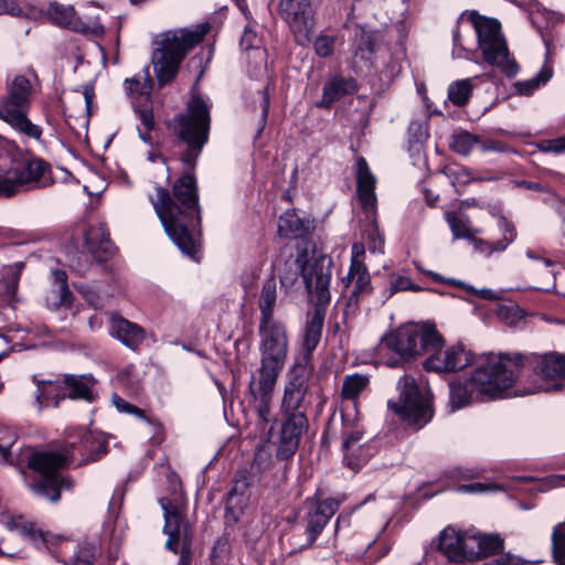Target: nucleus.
I'll return each mask as SVG.
<instances>
[{
  "mask_svg": "<svg viewBox=\"0 0 565 565\" xmlns=\"http://www.w3.org/2000/svg\"><path fill=\"white\" fill-rule=\"evenodd\" d=\"M446 222L448 223L454 238L473 239L472 230L468 216H461L456 212H446Z\"/></svg>",
  "mask_w": 565,
  "mask_h": 565,
  "instance_id": "38",
  "label": "nucleus"
},
{
  "mask_svg": "<svg viewBox=\"0 0 565 565\" xmlns=\"http://www.w3.org/2000/svg\"><path fill=\"white\" fill-rule=\"evenodd\" d=\"M260 44V40L257 36V33L250 28L246 26L244 29L243 35L241 38V46L244 50L258 49Z\"/></svg>",
  "mask_w": 565,
  "mask_h": 565,
  "instance_id": "53",
  "label": "nucleus"
},
{
  "mask_svg": "<svg viewBox=\"0 0 565 565\" xmlns=\"http://www.w3.org/2000/svg\"><path fill=\"white\" fill-rule=\"evenodd\" d=\"M25 452L29 468L39 473L38 479L31 483L33 492L52 502L58 501L61 490L71 488V481L60 472L68 461V454L33 451L31 448Z\"/></svg>",
  "mask_w": 565,
  "mask_h": 565,
  "instance_id": "9",
  "label": "nucleus"
},
{
  "mask_svg": "<svg viewBox=\"0 0 565 565\" xmlns=\"http://www.w3.org/2000/svg\"><path fill=\"white\" fill-rule=\"evenodd\" d=\"M444 339L430 323H407L385 333L380 341L381 353H392L395 360L391 365L411 360L417 355L439 349Z\"/></svg>",
  "mask_w": 565,
  "mask_h": 565,
  "instance_id": "7",
  "label": "nucleus"
},
{
  "mask_svg": "<svg viewBox=\"0 0 565 565\" xmlns=\"http://www.w3.org/2000/svg\"><path fill=\"white\" fill-rule=\"evenodd\" d=\"M537 148L542 152H553L561 154L565 152V135L555 139L542 140L537 143Z\"/></svg>",
  "mask_w": 565,
  "mask_h": 565,
  "instance_id": "50",
  "label": "nucleus"
},
{
  "mask_svg": "<svg viewBox=\"0 0 565 565\" xmlns=\"http://www.w3.org/2000/svg\"><path fill=\"white\" fill-rule=\"evenodd\" d=\"M262 95H263V100H262V118H263V121L265 122L266 118L268 116V110H269V93H268L267 88H265L262 92Z\"/></svg>",
  "mask_w": 565,
  "mask_h": 565,
  "instance_id": "61",
  "label": "nucleus"
},
{
  "mask_svg": "<svg viewBox=\"0 0 565 565\" xmlns=\"http://www.w3.org/2000/svg\"><path fill=\"white\" fill-rule=\"evenodd\" d=\"M552 556L557 565H565V519L552 531Z\"/></svg>",
  "mask_w": 565,
  "mask_h": 565,
  "instance_id": "41",
  "label": "nucleus"
},
{
  "mask_svg": "<svg viewBox=\"0 0 565 565\" xmlns=\"http://www.w3.org/2000/svg\"><path fill=\"white\" fill-rule=\"evenodd\" d=\"M277 300V281L274 276L267 278L262 287L258 308L260 311L259 323L278 322L274 319V308Z\"/></svg>",
  "mask_w": 565,
  "mask_h": 565,
  "instance_id": "32",
  "label": "nucleus"
},
{
  "mask_svg": "<svg viewBox=\"0 0 565 565\" xmlns=\"http://www.w3.org/2000/svg\"><path fill=\"white\" fill-rule=\"evenodd\" d=\"M470 242L473 244L475 248L480 253H484L487 255H491L493 253V252H489V249L491 248V246L494 243L484 242V241L476 238L475 236H473V239H470Z\"/></svg>",
  "mask_w": 565,
  "mask_h": 565,
  "instance_id": "59",
  "label": "nucleus"
},
{
  "mask_svg": "<svg viewBox=\"0 0 565 565\" xmlns=\"http://www.w3.org/2000/svg\"><path fill=\"white\" fill-rule=\"evenodd\" d=\"M470 535L448 526L439 534V550L451 562L476 559V550L470 544Z\"/></svg>",
  "mask_w": 565,
  "mask_h": 565,
  "instance_id": "17",
  "label": "nucleus"
},
{
  "mask_svg": "<svg viewBox=\"0 0 565 565\" xmlns=\"http://www.w3.org/2000/svg\"><path fill=\"white\" fill-rule=\"evenodd\" d=\"M343 282L347 287H349L350 284L352 285L345 313L353 312L356 309L360 299L370 295L372 290L371 276L366 266L363 263L358 262L351 264L347 277L343 278Z\"/></svg>",
  "mask_w": 565,
  "mask_h": 565,
  "instance_id": "22",
  "label": "nucleus"
},
{
  "mask_svg": "<svg viewBox=\"0 0 565 565\" xmlns=\"http://www.w3.org/2000/svg\"><path fill=\"white\" fill-rule=\"evenodd\" d=\"M341 417L343 423L342 449L344 451V459L350 468L356 470L366 461L367 458L366 450L361 444L364 433L356 426V418L351 422H347L343 413L341 414Z\"/></svg>",
  "mask_w": 565,
  "mask_h": 565,
  "instance_id": "20",
  "label": "nucleus"
},
{
  "mask_svg": "<svg viewBox=\"0 0 565 565\" xmlns=\"http://www.w3.org/2000/svg\"><path fill=\"white\" fill-rule=\"evenodd\" d=\"M350 524V514L348 513H341L338 519H337V522H335V532L342 526V525H345L348 526Z\"/></svg>",
  "mask_w": 565,
  "mask_h": 565,
  "instance_id": "64",
  "label": "nucleus"
},
{
  "mask_svg": "<svg viewBox=\"0 0 565 565\" xmlns=\"http://www.w3.org/2000/svg\"><path fill=\"white\" fill-rule=\"evenodd\" d=\"M210 29L209 23H199L191 28L169 30L160 35L151 55L159 86H164L177 76L182 61L203 41Z\"/></svg>",
  "mask_w": 565,
  "mask_h": 565,
  "instance_id": "5",
  "label": "nucleus"
},
{
  "mask_svg": "<svg viewBox=\"0 0 565 565\" xmlns=\"http://www.w3.org/2000/svg\"><path fill=\"white\" fill-rule=\"evenodd\" d=\"M85 244L88 252L99 260L113 255L115 249L109 239V233L103 224L90 226L86 231Z\"/></svg>",
  "mask_w": 565,
  "mask_h": 565,
  "instance_id": "29",
  "label": "nucleus"
},
{
  "mask_svg": "<svg viewBox=\"0 0 565 565\" xmlns=\"http://www.w3.org/2000/svg\"><path fill=\"white\" fill-rule=\"evenodd\" d=\"M468 19L477 34L478 45L484 61L491 66L499 67L508 75H514L518 65L510 57L500 23L495 19L482 17L476 11H471Z\"/></svg>",
  "mask_w": 565,
  "mask_h": 565,
  "instance_id": "10",
  "label": "nucleus"
},
{
  "mask_svg": "<svg viewBox=\"0 0 565 565\" xmlns=\"http://www.w3.org/2000/svg\"><path fill=\"white\" fill-rule=\"evenodd\" d=\"M324 317L326 310L321 306H317L312 312L308 313L301 342L305 353L301 361L297 363H306V365L311 366V355L321 340Z\"/></svg>",
  "mask_w": 565,
  "mask_h": 565,
  "instance_id": "25",
  "label": "nucleus"
},
{
  "mask_svg": "<svg viewBox=\"0 0 565 565\" xmlns=\"http://www.w3.org/2000/svg\"><path fill=\"white\" fill-rule=\"evenodd\" d=\"M340 501L334 498L317 500L307 513V533L310 542H315L329 520L338 511Z\"/></svg>",
  "mask_w": 565,
  "mask_h": 565,
  "instance_id": "24",
  "label": "nucleus"
},
{
  "mask_svg": "<svg viewBox=\"0 0 565 565\" xmlns=\"http://www.w3.org/2000/svg\"><path fill=\"white\" fill-rule=\"evenodd\" d=\"M495 565H518V559L509 554H505L495 558Z\"/></svg>",
  "mask_w": 565,
  "mask_h": 565,
  "instance_id": "62",
  "label": "nucleus"
},
{
  "mask_svg": "<svg viewBox=\"0 0 565 565\" xmlns=\"http://www.w3.org/2000/svg\"><path fill=\"white\" fill-rule=\"evenodd\" d=\"M138 117L147 131H150L154 126L153 113L150 105H143L136 109Z\"/></svg>",
  "mask_w": 565,
  "mask_h": 565,
  "instance_id": "56",
  "label": "nucleus"
},
{
  "mask_svg": "<svg viewBox=\"0 0 565 565\" xmlns=\"http://www.w3.org/2000/svg\"><path fill=\"white\" fill-rule=\"evenodd\" d=\"M113 403L114 405L116 406V408L121 412V413H128V414H132L143 420H146L148 424H152L151 419L148 418L143 411L128 402H126L124 398H121L120 396L118 395H114L113 396Z\"/></svg>",
  "mask_w": 565,
  "mask_h": 565,
  "instance_id": "49",
  "label": "nucleus"
},
{
  "mask_svg": "<svg viewBox=\"0 0 565 565\" xmlns=\"http://www.w3.org/2000/svg\"><path fill=\"white\" fill-rule=\"evenodd\" d=\"M391 295L397 292V291H405V290H412V291H419L422 288L417 285H414L408 277L405 276H398L391 280Z\"/></svg>",
  "mask_w": 565,
  "mask_h": 565,
  "instance_id": "51",
  "label": "nucleus"
},
{
  "mask_svg": "<svg viewBox=\"0 0 565 565\" xmlns=\"http://www.w3.org/2000/svg\"><path fill=\"white\" fill-rule=\"evenodd\" d=\"M109 334L130 350H137L146 340V330L120 316L111 315Z\"/></svg>",
  "mask_w": 565,
  "mask_h": 565,
  "instance_id": "23",
  "label": "nucleus"
},
{
  "mask_svg": "<svg viewBox=\"0 0 565 565\" xmlns=\"http://www.w3.org/2000/svg\"><path fill=\"white\" fill-rule=\"evenodd\" d=\"M444 344L437 350H430L424 362L426 371L436 373L456 372L470 365L472 354L463 345L457 344L443 350Z\"/></svg>",
  "mask_w": 565,
  "mask_h": 565,
  "instance_id": "16",
  "label": "nucleus"
},
{
  "mask_svg": "<svg viewBox=\"0 0 565 565\" xmlns=\"http://www.w3.org/2000/svg\"><path fill=\"white\" fill-rule=\"evenodd\" d=\"M50 19L57 25L71 29L76 32H86L87 25L77 17L72 6L51 3L47 9Z\"/></svg>",
  "mask_w": 565,
  "mask_h": 565,
  "instance_id": "31",
  "label": "nucleus"
},
{
  "mask_svg": "<svg viewBox=\"0 0 565 565\" xmlns=\"http://www.w3.org/2000/svg\"><path fill=\"white\" fill-rule=\"evenodd\" d=\"M356 190L363 211L366 216L376 223V204L377 199L375 194L376 178L371 172L366 160L360 157L356 160Z\"/></svg>",
  "mask_w": 565,
  "mask_h": 565,
  "instance_id": "19",
  "label": "nucleus"
},
{
  "mask_svg": "<svg viewBox=\"0 0 565 565\" xmlns=\"http://www.w3.org/2000/svg\"><path fill=\"white\" fill-rule=\"evenodd\" d=\"M365 254L364 245L361 243H354L351 248V264L358 262L363 263L362 257Z\"/></svg>",
  "mask_w": 565,
  "mask_h": 565,
  "instance_id": "58",
  "label": "nucleus"
},
{
  "mask_svg": "<svg viewBox=\"0 0 565 565\" xmlns=\"http://www.w3.org/2000/svg\"><path fill=\"white\" fill-rule=\"evenodd\" d=\"M278 12L299 41L313 26L312 0H280Z\"/></svg>",
  "mask_w": 565,
  "mask_h": 565,
  "instance_id": "15",
  "label": "nucleus"
},
{
  "mask_svg": "<svg viewBox=\"0 0 565 565\" xmlns=\"http://www.w3.org/2000/svg\"><path fill=\"white\" fill-rule=\"evenodd\" d=\"M520 369H527L540 384L527 391H558L565 382V353L557 351L531 353H502L481 359L472 376L477 390L490 397H507Z\"/></svg>",
  "mask_w": 565,
  "mask_h": 565,
  "instance_id": "1",
  "label": "nucleus"
},
{
  "mask_svg": "<svg viewBox=\"0 0 565 565\" xmlns=\"http://www.w3.org/2000/svg\"><path fill=\"white\" fill-rule=\"evenodd\" d=\"M499 487L497 484L492 483H482V482H475V483H468V484H461L458 487L459 492L465 493H481L489 490H498Z\"/></svg>",
  "mask_w": 565,
  "mask_h": 565,
  "instance_id": "55",
  "label": "nucleus"
},
{
  "mask_svg": "<svg viewBox=\"0 0 565 565\" xmlns=\"http://www.w3.org/2000/svg\"><path fill=\"white\" fill-rule=\"evenodd\" d=\"M63 380L66 397L71 399H83L89 403L95 401L97 381L92 374H66Z\"/></svg>",
  "mask_w": 565,
  "mask_h": 565,
  "instance_id": "27",
  "label": "nucleus"
},
{
  "mask_svg": "<svg viewBox=\"0 0 565 565\" xmlns=\"http://www.w3.org/2000/svg\"><path fill=\"white\" fill-rule=\"evenodd\" d=\"M34 543L42 542L55 554L64 565H94L96 561V548L94 545H78L75 541L50 532H29Z\"/></svg>",
  "mask_w": 565,
  "mask_h": 565,
  "instance_id": "13",
  "label": "nucleus"
},
{
  "mask_svg": "<svg viewBox=\"0 0 565 565\" xmlns=\"http://www.w3.org/2000/svg\"><path fill=\"white\" fill-rule=\"evenodd\" d=\"M424 196H425V201L427 203V205L429 206H435L438 199H439V195L438 194H434L430 190L428 189H425L424 190Z\"/></svg>",
  "mask_w": 565,
  "mask_h": 565,
  "instance_id": "63",
  "label": "nucleus"
},
{
  "mask_svg": "<svg viewBox=\"0 0 565 565\" xmlns=\"http://www.w3.org/2000/svg\"><path fill=\"white\" fill-rule=\"evenodd\" d=\"M473 78H465L454 82L448 87V98L456 106H463L468 103L472 93V81Z\"/></svg>",
  "mask_w": 565,
  "mask_h": 565,
  "instance_id": "40",
  "label": "nucleus"
},
{
  "mask_svg": "<svg viewBox=\"0 0 565 565\" xmlns=\"http://www.w3.org/2000/svg\"><path fill=\"white\" fill-rule=\"evenodd\" d=\"M260 365L248 384L250 405L260 424L271 420V402L277 379L282 371L288 351V335L281 322L259 323Z\"/></svg>",
  "mask_w": 565,
  "mask_h": 565,
  "instance_id": "3",
  "label": "nucleus"
},
{
  "mask_svg": "<svg viewBox=\"0 0 565 565\" xmlns=\"http://www.w3.org/2000/svg\"><path fill=\"white\" fill-rule=\"evenodd\" d=\"M297 264L308 291L315 290L320 294V297H323V294L328 291L331 279V260L327 257H321L300 264L298 258Z\"/></svg>",
  "mask_w": 565,
  "mask_h": 565,
  "instance_id": "21",
  "label": "nucleus"
},
{
  "mask_svg": "<svg viewBox=\"0 0 565 565\" xmlns=\"http://www.w3.org/2000/svg\"><path fill=\"white\" fill-rule=\"evenodd\" d=\"M53 278L55 288H53L46 297L47 303L54 308L71 306L73 296L67 286L66 273L56 269L53 271Z\"/></svg>",
  "mask_w": 565,
  "mask_h": 565,
  "instance_id": "33",
  "label": "nucleus"
},
{
  "mask_svg": "<svg viewBox=\"0 0 565 565\" xmlns=\"http://www.w3.org/2000/svg\"><path fill=\"white\" fill-rule=\"evenodd\" d=\"M19 273L13 269H9L2 278H0V296L13 297L18 290L19 285Z\"/></svg>",
  "mask_w": 565,
  "mask_h": 565,
  "instance_id": "46",
  "label": "nucleus"
},
{
  "mask_svg": "<svg viewBox=\"0 0 565 565\" xmlns=\"http://www.w3.org/2000/svg\"><path fill=\"white\" fill-rule=\"evenodd\" d=\"M502 228L504 236L502 239L494 242L489 252H502L504 250L509 244H511L516 237V230L514 225L508 222L504 217H501Z\"/></svg>",
  "mask_w": 565,
  "mask_h": 565,
  "instance_id": "45",
  "label": "nucleus"
},
{
  "mask_svg": "<svg viewBox=\"0 0 565 565\" xmlns=\"http://www.w3.org/2000/svg\"><path fill=\"white\" fill-rule=\"evenodd\" d=\"M398 398L390 399L387 406L408 425L416 429L425 426L433 418L429 391H422L414 377L405 375L397 382Z\"/></svg>",
  "mask_w": 565,
  "mask_h": 565,
  "instance_id": "11",
  "label": "nucleus"
},
{
  "mask_svg": "<svg viewBox=\"0 0 565 565\" xmlns=\"http://www.w3.org/2000/svg\"><path fill=\"white\" fill-rule=\"evenodd\" d=\"M17 437L14 434L0 430V463L12 465L11 448L15 444Z\"/></svg>",
  "mask_w": 565,
  "mask_h": 565,
  "instance_id": "44",
  "label": "nucleus"
},
{
  "mask_svg": "<svg viewBox=\"0 0 565 565\" xmlns=\"http://www.w3.org/2000/svg\"><path fill=\"white\" fill-rule=\"evenodd\" d=\"M553 75V70L551 66H543L540 73L532 78L516 82L514 84L515 90L520 95L530 96L534 90H536L541 85L547 83Z\"/></svg>",
  "mask_w": 565,
  "mask_h": 565,
  "instance_id": "39",
  "label": "nucleus"
},
{
  "mask_svg": "<svg viewBox=\"0 0 565 565\" xmlns=\"http://www.w3.org/2000/svg\"><path fill=\"white\" fill-rule=\"evenodd\" d=\"M477 148H480L483 152L500 151L502 149V147L494 141H483L481 139H480V143H478Z\"/></svg>",
  "mask_w": 565,
  "mask_h": 565,
  "instance_id": "60",
  "label": "nucleus"
},
{
  "mask_svg": "<svg viewBox=\"0 0 565 565\" xmlns=\"http://www.w3.org/2000/svg\"><path fill=\"white\" fill-rule=\"evenodd\" d=\"M159 503L164 516L163 532L168 535L166 547L177 553L178 546L181 544L178 565H190L192 530L190 523L182 519L185 505L184 497L181 492H175L172 498H161Z\"/></svg>",
  "mask_w": 565,
  "mask_h": 565,
  "instance_id": "12",
  "label": "nucleus"
},
{
  "mask_svg": "<svg viewBox=\"0 0 565 565\" xmlns=\"http://www.w3.org/2000/svg\"><path fill=\"white\" fill-rule=\"evenodd\" d=\"M477 370V367L475 369ZM476 371L472 372L473 376ZM470 386L461 383H452L449 390V406L452 412L469 405L472 401V391H476L482 397L491 398L488 394L480 392L473 385L472 377H470Z\"/></svg>",
  "mask_w": 565,
  "mask_h": 565,
  "instance_id": "34",
  "label": "nucleus"
},
{
  "mask_svg": "<svg viewBox=\"0 0 565 565\" xmlns=\"http://www.w3.org/2000/svg\"><path fill=\"white\" fill-rule=\"evenodd\" d=\"M31 95V78L26 75L18 74L7 82L6 95L0 100V120L9 125L18 135L41 141L42 127L28 117Z\"/></svg>",
  "mask_w": 565,
  "mask_h": 565,
  "instance_id": "8",
  "label": "nucleus"
},
{
  "mask_svg": "<svg viewBox=\"0 0 565 565\" xmlns=\"http://www.w3.org/2000/svg\"><path fill=\"white\" fill-rule=\"evenodd\" d=\"M447 174L452 180L454 183L459 184H467L475 181H493L497 179L493 175L473 177L471 172L465 167L449 168Z\"/></svg>",
  "mask_w": 565,
  "mask_h": 565,
  "instance_id": "43",
  "label": "nucleus"
},
{
  "mask_svg": "<svg viewBox=\"0 0 565 565\" xmlns=\"http://www.w3.org/2000/svg\"><path fill=\"white\" fill-rule=\"evenodd\" d=\"M312 228V222L307 216H300L295 210L285 212L278 222V234L284 238H299Z\"/></svg>",
  "mask_w": 565,
  "mask_h": 565,
  "instance_id": "28",
  "label": "nucleus"
},
{
  "mask_svg": "<svg viewBox=\"0 0 565 565\" xmlns=\"http://www.w3.org/2000/svg\"><path fill=\"white\" fill-rule=\"evenodd\" d=\"M54 183L51 164L25 154L13 141L0 137V198L44 189Z\"/></svg>",
  "mask_w": 565,
  "mask_h": 565,
  "instance_id": "4",
  "label": "nucleus"
},
{
  "mask_svg": "<svg viewBox=\"0 0 565 565\" xmlns=\"http://www.w3.org/2000/svg\"><path fill=\"white\" fill-rule=\"evenodd\" d=\"M34 382L36 384L34 406L38 412H41L44 407H57L66 398L64 380L44 381L34 379Z\"/></svg>",
  "mask_w": 565,
  "mask_h": 565,
  "instance_id": "26",
  "label": "nucleus"
},
{
  "mask_svg": "<svg viewBox=\"0 0 565 565\" xmlns=\"http://www.w3.org/2000/svg\"><path fill=\"white\" fill-rule=\"evenodd\" d=\"M270 462H271L270 451L267 448L262 447L255 454L254 461H253V468L258 471L265 470L270 466Z\"/></svg>",
  "mask_w": 565,
  "mask_h": 565,
  "instance_id": "54",
  "label": "nucleus"
},
{
  "mask_svg": "<svg viewBox=\"0 0 565 565\" xmlns=\"http://www.w3.org/2000/svg\"><path fill=\"white\" fill-rule=\"evenodd\" d=\"M310 374L311 366L306 365V363H295L289 371L281 401L282 414L302 413L306 415L309 406L306 396Z\"/></svg>",
  "mask_w": 565,
  "mask_h": 565,
  "instance_id": "14",
  "label": "nucleus"
},
{
  "mask_svg": "<svg viewBox=\"0 0 565 565\" xmlns=\"http://www.w3.org/2000/svg\"><path fill=\"white\" fill-rule=\"evenodd\" d=\"M282 415L284 420L277 448V457L288 459L297 451L300 437L308 427V419L302 413Z\"/></svg>",
  "mask_w": 565,
  "mask_h": 565,
  "instance_id": "18",
  "label": "nucleus"
},
{
  "mask_svg": "<svg viewBox=\"0 0 565 565\" xmlns=\"http://www.w3.org/2000/svg\"><path fill=\"white\" fill-rule=\"evenodd\" d=\"M335 44V38L330 35H319L315 42L313 47L317 55L327 57L332 55Z\"/></svg>",
  "mask_w": 565,
  "mask_h": 565,
  "instance_id": "48",
  "label": "nucleus"
},
{
  "mask_svg": "<svg viewBox=\"0 0 565 565\" xmlns=\"http://www.w3.org/2000/svg\"><path fill=\"white\" fill-rule=\"evenodd\" d=\"M369 385L370 375L361 373L348 374L343 377L341 397L354 402V407H356V399Z\"/></svg>",
  "mask_w": 565,
  "mask_h": 565,
  "instance_id": "35",
  "label": "nucleus"
},
{
  "mask_svg": "<svg viewBox=\"0 0 565 565\" xmlns=\"http://www.w3.org/2000/svg\"><path fill=\"white\" fill-rule=\"evenodd\" d=\"M30 8L20 0H0V14L11 17H28Z\"/></svg>",
  "mask_w": 565,
  "mask_h": 565,
  "instance_id": "47",
  "label": "nucleus"
},
{
  "mask_svg": "<svg viewBox=\"0 0 565 565\" xmlns=\"http://www.w3.org/2000/svg\"><path fill=\"white\" fill-rule=\"evenodd\" d=\"M470 544L477 552L476 558L494 555L503 548V540L495 534H471Z\"/></svg>",
  "mask_w": 565,
  "mask_h": 565,
  "instance_id": "36",
  "label": "nucleus"
},
{
  "mask_svg": "<svg viewBox=\"0 0 565 565\" xmlns=\"http://www.w3.org/2000/svg\"><path fill=\"white\" fill-rule=\"evenodd\" d=\"M480 143V138L467 130L455 131L451 135L450 148L456 153L467 157Z\"/></svg>",
  "mask_w": 565,
  "mask_h": 565,
  "instance_id": "37",
  "label": "nucleus"
},
{
  "mask_svg": "<svg viewBox=\"0 0 565 565\" xmlns=\"http://www.w3.org/2000/svg\"><path fill=\"white\" fill-rule=\"evenodd\" d=\"M452 43H454V47H452V56L454 57L466 58V60L471 58L470 57L471 52L465 47L459 28H456L452 33Z\"/></svg>",
  "mask_w": 565,
  "mask_h": 565,
  "instance_id": "52",
  "label": "nucleus"
},
{
  "mask_svg": "<svg viewBox=\"0 0 565 565\" xmlns=\"http://www.w3.org/2000/svg\"><path fill=\"white\" fill-rule=\"evenodd\" d=\"M173 195L178 203L167 189L157 186L156 194L150 196V201L168 236L183 254L194 257L196 244L190 228L200 226L201 209L193 174L186 172L175 181Z\"/></svg>",
  "mask_w": 565,
  "mask_h": 565,
  "instance_id": "2",
  "label": "nucleus"
},
{
  "mask_svg": "<svg viewBox=\"0 0 565 565\" xmlns=\"http://www.w3.org/2000/svg\"><path fill=\"white\" fill-rule=\"evenodd\" d=\"M126 90L129 95L138 94L139 96H145L146 99L149 98L150 92L152 89V78L149 73V67H145L143 70V82L139 78H129L126 79Z\"/></svg>",
  "mask_w": 565,
  "mask_h": 565,
  "instance_id": "42",
  "label": "nucleus"
},
{
  "mask_svg": "<svg viewBox=\"0 0 565 565\" xmlns=\"http://www.w3.org/2000/svg\"><path fill=\"white\" fill-rule=\"evenodd\" d=\"M358 85L353 77L334 76L323 86L321 105L329 108L334 102L354 93Z\"/></svg>",
  "mask_w": 565,
  "mask_h": 565,
  "instance_id": "30",
  "label": "nucleus"
},
{
  "mask_svg": "<svg viewBox=\"0 0 565 565\" xmlns=\"http://www.w3.org/2000/svg\"><path fill=\"white\" fill-rule=\"evenodd\" d=\"M211 105L200 96H193L186 106V111L173 117L169 124L173 135L186 146L181 154V161L193 170L196 161L209 140L211 127Z\"/></svg>",
  "mask_w": 565,
  "mask_h": 565,
  "instance_id": "6",
  "label": "nucleus"
},
{
  "mask_svg": "<svg viewBox=\"0 0 565 565\" xmlns=\"http://www.w3.org/2000/svg\"><path fill=\"white\" fill-rule=\"evenodd\" d=\"M21 516H13L8 512L0 514V522L10 530L18 529L21 524Z\"/></svg>",
  "mask_w": 565,
  "mask_h": 565,
  "instance_id": "57",
  "label": "nucleus"
}]
</instances>
